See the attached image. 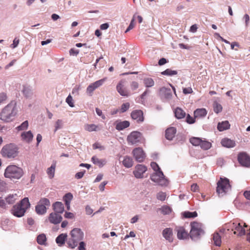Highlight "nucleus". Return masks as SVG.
I'll use <instances>...</instances> for the list:
<instances>
[{
  "instance_id": "nucleus-14",
  "label": "nucleus",
  "mask_w": 250,
  "mask_h": 250,
  "mask_svg": "<svg viewBox=\"0 0 250 250\" xmlns=\"http://www.w3.org/2000/svg\"><path fill=\"white\" fill-rule=\"evenodd\" d=\"M133 156L135 160L138 162H142L145 158V154L142 149L140 147H137L133 149L132 151Z\"/></svg>"
},
{
  "instance_id": "nucleus-52",
  "label": "nucleus",
  "mask_w": 250,
  "mask_h": 250,
  "mask_svg": "<svg viewBox=\"0 0 250 250\" xmlns=\"http://www.w3.org/2000/svg\"><path fill=\"white\" fill-rule=\"evenodd\" d=\"M73 99L72 96L69 95L68 96V97L66 99V102L71 107H73L74 106V104L72 102Z\"/></svg>"
},
{
  "instance_id": "nucleus-23",
  "label": "nucleus",
  "mask_w": 250,
  "mask_h": 250,
  "mask_svg": "<svg viewBox=\"0 0 250 250\" xmlns=\"http://www.w3.org/2000/svg\"><path fill=\"white\" fill-rule=\"evenodd\" d=\"M176 133V129L174 127L168 128L166 130V138L169 140H172L175 137Z\"/></svg>"
},
{
  "instance_id": "nucleus-13",
  "label": "nucleus",
  "mask_w": 250,
  "mask_h": 250,
  "mask_svg": "<svg viewBox=\"0 0 250 250\" xmlns=\"http://www.w3.org/2000/svg\"><path fill=\"white\" fill-rule=\"evenodd\" d=\"M125 81L122 80L119 82L116 86L117 91L122 96L128 97L129 92L126 87L125 86Z\"/></svg>"
},
{
  "instance_id": "nucleus-7",
  "label": "nucleus",
  "mask_w": 250,
  "mask_h": 250,
  "mask_svg": "<svg viewBox=\"0 0 250 250\" xmlns=\"http://www.w3.org/2000/svg\"><path fill=\"white\" fill-rule=\"evenodd\" d=\"M230 189L229 180L227 178H220L217 182L216 191L218 194L223 196Z\"/></svg>"
},
{
  "instance_id": "nucleus-48",
  "label": "nucleus",
  "mask_w": 250,
  "mask_h": 250,
  "mask_svg": "<svg viewBox=\"0 0 250 250\" xmlns=\"http://www.w3.org/2000/svg\"><path fill=\"white\" fill-rule=\"evenodd\" d=\"M161 212L164 214H168L171 212V208L167 206H163L161 208Z\"/></svg>"
},
{
  "instance_id": "nucleus-51",
  "label": "nucleus",
  "mask_w": 250,
  "mask_h": 250,
  "mask_svg": "<svg viewBox=\"0 0 250 250\" xmlns=\"http://www.w3.org/2000/svg\"><path fill=\"white\" fill-rule=\"evenodd\" d=\"M78 250H86V243L83 241L78 243Z\"/></svg>"
},
{
  "instance_id": "nucleus-47",
  "label": "nucleus",
  "mask_w": 250,
  "mask_h": 250,
  "mask_svg": "<svg viewBox=\"0 0 250 250\" xmlns=\"http://www.w3.org/2000/svg\"><path fill=\"white\" fill-rule=\"evenodd\" d=\"M63 125V122L61 120H58L55 125V130L54 131H57L58 129L62 128Z\"/></svg>"
},
{
  "instance_id": "nucleus-17",
  "label": "nucleus",
  "mask_w": 250,
  "mask_h": 250,
  "mask_svg": "<svg viewBox=\"0 0 250 250\" xmlns=\"http://www.w3.org/2000/svg\"><path fill=\"white\" fill-rule=\"evenodd\" d=\"M131 117L134 120H136L137 123H142L144 120L143 112L141 110H133L131 113Z\"/></svg>"
},
{
  "instance_id": "nucleus-21",
  "label": "nucleus",
  "mask_w": 250,
  "mask_h": 250,
  "mask_svg": "<svg viewBox=\"0 0 250 250\" xmlns=\"http://www.w3.org/2000/svg\"><path fill=\"white\" fill-rule=\"evenodd\" d=\"M160 94L161 96L167 100H169L172 97L171 90L169 88L163 87L160 89Z\"/></svg>"
},
{
  "instance_id": "nucleus-4",
  "label": "nucleus",
  "mask_w": 250,
  "mask_h": 250,
  "mask_svg": "<svg viewBox=\"0 0 250 250\" xmlns=\"http://www.w3.org/2000/svg\"><path fill=\"white\" fill-rule=\"evenodd\" d=\"M190 237L192 240L196 241L200 239L204 234L203 225L197 222H192L190 223Z\"/></svg>"
},
{
  "instance_id": "nucleus-59",
  "label": "nucleus",
  "mask_w": 250,
  "mask_h": 250,
  "mask_svg": "<svg viewBox=\"0 0 250 250\" xmlns=\"http://www.w3.org/2000/svg\"><path fill=\"white\" fill-rule=\"evenodd\" d=\"M19 43V40L15 38L13 40V43L11 44L10 47L13 48L17 47Z\"/></svg>"
},
{
  "instance_id": "nucleus-37",
  "label": "nucleus",
  "mask_w": 250,
  "mask_h": 250,
  "mask_svg": "<svg viewBox=\"0 0 250 250\" xmlns=\"http://www.w3.org/2000/svg\"><path fill=\"white\" fill-rule=\"evenodd\" d=\"M123 165L127 168H130L133 166V161L131 157L125 156L123 160Z\"/></svg>"
},
{
  "instance_id": "nucleus-5",
  "label": "nucleus",
  "mask_w": 250,
  "mask_h": 250,
  "mask_svg": "<svg viewBox=\"0 0 250 250\" xmlns=\"http://www.w3.org/2000/svg\"><path fill=\"white\" fill-rule=\"evenodd\" d=\"M23 174L21 168L16 165H10L5 170L4 176L11 179H20Z\"/></svg>"
},
{
  "instance_id": "nucleus-25",
  "label": "nucleus",
  "mask_w": 250,
  "mask_h": 250,
  "mask_svg": "<svg viewBox=\"0 0 250 250\" xmlns=\"http://www.w3.org/2000/svg\"><path fill=\"white\" fill-rule=\"evenodd\" d=\"M129 125L130 123L127 121H117L115 128L117 130L120 131L127 128Z\"/></svg>"
},
{
  "instance_id": "nucleus-60",
  "label": "nucleus",
  "mask_w": 250,
  "mask_h": 250,
  "mask_svg": "<svg viewBox=\"0 0 250 250\" xmlns=\"http://www.w3.org/2000/svg\"><path fill=\"white\" fill-rule=\"evenodd\" d=\"M79 53V50L74 48H71L69 50V54L72 56H77Z\"/></svg>"
},
{
  "instance_id": "nucleus-27",
  "label": "nucleus",
  "mask_w": 250,
  "mask_h": 250,
  "mask_svg": "<svg viewBox=\"0 0 250 250\" xmlns=\"http://www.w3.org/2000/svg\"><path fill=\"white\" fill-rule=\"evenodd\" d=\"M21 136L22 139L24 141H25L28 143H30L32 141L33 138V135L31 131H28L27 132H23L21 134Z\"/></svg>"
},
{
  "instance_id": "nucleus-44",
  "label": "nucleus",
  "mask_w": 250,
  "mask_h": 250,
  "mask_svg": "<svg viewBox=\"0 0 250 250\" xmlns=\"http://www.w3.org/2000/svg\"><path fill=\"white\" fill-rule=\"evenodd\" d=\"M161 74L164 75L171 76L177 74V71L172 70L170 69H167L166 70L163 71Z\"/></svg>"
},
{
  "instance_id": "nucleus-11",
  "label": "nucleus",
  "mask_w": 250,
  "mask_h": 250,
  "mask_svg": "<svg viewBox=\"0 0 250 250\" xmlns=\"http://www.w3.org/2000/svg\"><path fill=\"white\" fill-rule=\"evenodd\" d=\"M238 161L243 167H250V156L245 152H240L238 155Z\"/></svg>"
},
{
  "instance_id": "nucleus-20",
  "label": "nucleus",
  "mask_w": 250,
  "mask_h": 250,
  "mask_svg": "<svg viewBox=\"0 0 250 250\" xmlns=\"http://www.w3.org/2000/svg\"><path fill=\"white\" fill-rule=\"evenodd\" d=\"M176 230L177 232V237L179 239H185L188 238L189 234L183 227H176Z\"/></svg>"
},
{
  "instance_id": "nucleus-18",
  "label": "nucleus",
  "mask_w": 250,
  "mask_h": 250,
  "mask_svg": "<svg viewBox=\"0 0 250 250\" xmlns=\"http://www.w3.org/2000/svg\"><path fill=\"white\" fill-rule=\"evenodd\" d=\"M62 217L60 214L52 212L49 214L48 220L49 222L53 224H58L62 220Z\"/></svg>"
},
{
  "instance_id": "nucleus-63",
  "label": "nucleus",
  "mask_w": 250,
  "mask_h": 250,
  "mask_svg": "<svg viewBox=\"0 0 250 250\" xmlns=\"http://www.w3.org/2000/svg\"><path fill=\"white\" fill-rule=\"evenodd\" d=\"M93 209L90 208L89 206L87 205L85 207V212L86 214L90 215L93 213Z\"/></svg>"
},
{
  "instance_id": "nucleus-33",
  "label": "nucleus",
  "mask_w": 250,
  "mask_h": 250,
  "mask_svg": "<svg viewBox=\"0 0 250 250\" xmlns=\"http://www.w3.org/2000/svg\"><path fill=\"white\" fill-rule=\"evenodd\" d=\"M92 162L100 167H102L106 163V161L104 159H99L96 156H94L91 158Z\"/></svg>"
},
{
  "instance_id": "nucleus-49",
  "label": "nucleus",
  "mask_w": 250,
  "mask_h": 250,
  "mask_svg": "<svg viewBox=\"0 0 250 250\" xmlns=\"http://www.w3.org/2000/svg\"><path fill=\"white\" fill-rule=\"evenodd\" d=\"M166 194L165 192H159L157 194V198L160 201H164L166 199Z\"/></svg>"
},
{
  "instance_id": "nucleus-61",
  "label": "nucleus",
  "mask_w": 250,
  "mask_h": 250,
  "mask_svg": "<svg viewBox=\"0 0 250 250\" xmlns=\"http://www.w3.org/2000/svg\"><path fill=\"white\" fill-rule=\"evenodd\" d=\"M5 200L2 197H0V207L2 208H7Z\"/></svg>"
},
{
  "instance_id": "nucleus-41",
  "label": "nucleus",
  "mask_w": 250,
  "mask_h": 250,
  "mask_svg": "<svg viewBox=\"0 0 250 250\" xmlns=\"http://www.w3.org/2000/svg\"><path fill=\"white\" fill-rule=\"evenodd\" d=\"M182 214L183 216L186 218H194L197 216V213L196 211H185L182 213Z\"/></svg>"
},
{
  "instance_id": "nucleus-64",
  "label": "nucleus",
  "mask_w": 250,
  "mask_h": 250,
  "mask_svg": "<svg viewBox=\"0 0 250 250\" xmlns=\"http://www.w3.org/2000/svg\"><path fill=\"white\" fill-rule=\"evenodd\" d=\"M80 89V86L79 85H76L72 90V94H76L77 95L79 94V91Z\"/></svg>"
},
{
  "instance_id": "nucleus-55",
  "label": "nucleus",
  "mask_w": 250,
  "mask_h": 250,
  "mask_svg": "<svg viewBox=\"0 0 250 250\" xmlns=\"http://www.w3.org/2000/svg\"><path fill=\"white\" fill-rule=\"evenodd\" d=\"M6 188V184L3 180H0V192L4 191Z\"/></svg>"
},
{
  "instance_id": "nucleus-56",
  "label": "nucleus",
  "mask_w": 250,
  "mask_h": 250,
  "mask_svg": "<svg viewBox=\"0 0 250 250\" xmlns=\"http://www.w3.org/2000/svg\"><path fill=\"white\" fill-rule=\"evenodd\" d=\"M85 173V170H83V171H80V172H77L75 174V177L77 179H80L83 176Z\"/></svg>"
},
{
  "instance_id": "nucleus-57",
  "label": "nucleus",
  "mask_w": 250,
  "mask_h": 250,
  "mask_svg": "<svg viewBox=\"0 0 250 250\" xmlns=\"http://www.w3.org/2000/svg\"><path fill=\"white\" fill-rule=\"evenodd\" d=\"M7 98V95L4 93L0 94V104L5 101Z\"/></svg>"
},
{
  "instance_id": "nucleus-1",
  "label": "nucleus",
  "mask_w": 250,
  "mask_h": 250,
  "mask_svg": "<svg viewBox=\"0 0 250 250\" xmlns=\"http://www.w3.org/2000/svg\"><path fill=\"white\" fill-rule=\"evenodd\" d=\"M18 113L17 102L15 100L11 101L0 110V120L4 123H11L15 120Z\"/></svg>"
},
{
  "instance_id": "nucleus-50",
  "label": "nucleus",
  "mask_w": 250,
  "mask_h": 250,
  "mask_svg": "<svg viewBox=\"0 0 250 250\" xmlns=\"http://www.w3.org/2000/svg\"><path fill=\"white\" fill-rule=\"evenodd\" d=\"M129 106H130V104L128 103H125L121 105V112L122 113H124V112H125L126 111H127L128 109Z\"/></svg>"
},
{
  "instance_id": "nucleus-24",
  "label": "nucleus",
  "mask_w": 250,
  "mask_h": 250,
  "mask_svg": "<svg viewBox=\"0 0 250 250\" xmlns=\"http://www.w3.org/2000/svg\"><path fill=\"white\" fill-rule=\"evenodd\" d=\"M53 207L55 211L54 213L60 214L61 213H62L64 211L63 205L61 202H56L53 204Z\"/></svg>"
},
{
  "instance_id": "nucleus-12",
  "label": "nucleus",
  "mask_w": 250,
  "mask_h": 250,
  "mask_svg": "<svg viewBox=\"0 0 250 250\" xmlns=\"http://www.w3.org/2000/svg\"><path fill=\"white\" fill-rule=\"evenodd\" d=\"M228 228L231 229V230H235L234 231V234H237L239 236H241L245 235L246 231L244 229L242 228L240 223H230L228 226Z\"/></svg>"
},
{
  "instance_id": "nucleus-46",
  "label": "nucleus",
  "mask_w": 250,
  "mask_h": 250,
  "mask_svg": "<svg viewBox=\"0 0 250 250\" xmlns=\"http://www.w3.org/2000/svg\"><path fill=\"white\" fill-rule=\"evenodd\" d=\"M28 126V122L27 121L23 122L20 125L17 127V129L19 130H23L27 128Z\"/></svg>"
},
{
  "instance_id": "nucleus-45",
  "label": "nucleus",
  "mask_w": 250,
  "mask_h": 250,
  "mask_svg": "<svg viewBox=\"0 0 250 250\" xmlns=\"http://www.w3.org/2000/svg\"><path fill=\"white\" fill-rule=\"evenodd\" d=\"M213 106L214 111L216 113H218L222 110V105L216 101L213 103Z\"/></svg>"
},
{
  "instance_id": "nucleus-35",
  "label": "nucleus",
  "mask_w": 250,
  "mask_h": 250,
  "mask_svg": "<svg viewBox=\"0 0 250 250\" xmlns=\"http://www.w3.org/2000/svg\"><path fill=\"white\" fill-rule=\"evenodd\" d=\"M56 168V163H53L51 166L47 169V173L50 179H52L55 175V171Z\"/></svg>"
},
{
  "instance_id": "nucleus-54",
  "label": "nucleus",
  "mask_w": 250,
  "mask_h": 250,
  "mask_svg": "<svg viewBox=\"0 0 250 250\" xmlns=\"http://www.w3.org/2000/svg\"><path fill=\"white\" fill-rule=\"evenodd\" d=\"M150 166L155 172L158 171V170H161L159 166L155 162H151L150 164Z\"/></svg>"
},
{
  "instance_id": "nucleus-26",
  "label": "nucleus",
  "mask_w": 250,
  "mask_h": 250,
  "mask_svg": "<svg viewBox=\"0 0 250 250\" xmlns=\"http://www.w3.org/2000/svg\"><path fill=\"white\" fill-rule=\"evenodd\" d=\"M67 234L66 233H62L58 235L56 238V242L59 246H62L67 240Z\"/></svg>"
},
{
  "instance_id": "nucleus-30",
  "label": "nucleus",
  "mask_w": 250,
  "mask_h": 250,
  "mask_svg": "<svg viewBox=\"0 0 250 250\" xmlns=\"http://www.w3.org/2000/svg\"><path fill=\"white\" fill-rule=\"evenodd\" d=\"M73 199V195L71 193H67L63 196V201L65 202V206L67 210L70 209V202Z\"/></svg>"
},
{
  "instance_id": "nucleus-42",
  "label": "nucleus",
  "mask_w": 250,
  "mask_h": 250,
  "mask_svg": "<svg viewBox=\"0 0 250 250\" xmlns=\"http://www.w3.org/2000/svg\"><path fill=\"white\" fill-rule=\"evenodd\" d=\"M202 138L199 137H192L190 139V143L194 146H199Z\"/></svg>"
},
{
  "instance_id": "nucleus-53",
  "label": "nucleus",
  "mask_w": 250,
  "mask_h": 250,
  "mask_svg": "<svg viewBox=\"0 0 250 250\" xmlns=\"http://www.w3.org/2000/svg\"><path fill=\"white\" fill-rule=\"evenodd\" d=\"M195 118H193L190 116L189 114H188L186 117V122L189 124H192L195 123Z\"/></svg>"
},
{
  "instance_id": "nucleus-28",
  "label": "nucleus",
  "mask_w": 250,
  "mask_h": 250,
  "mask_svg": "<svg viewBox=\"0 0 250 250\" xmlns=\"http://www.w3.org/2000/svg\"><path fill=\"white\" fill-rule=\"evenodd\" d=\"M207 111L205 108H199L195 110L194 112V116L195 118H203L206 116Z\"/></svg>"
},
{
  "instance_id": "nucleus-58",
  "label": "nucleus",
  "mask_w": 250,
  "mask_h": 250,
  "mask_svg": "<svg viewBox=\"0 0 250 250\" xmlns=\"http://www.w3.org/2000/svg\"><path fill=\"white\" fill-rule=\"evenodd\" d=\"M93 149H100V150H104V146H101L98 143H95L93 145Z\"/></svg>"
},
{
  "instance_id": "nucleus-6",
  "label": "nucleus",
  "mask_w": 250,
  "mask_h": 250,
  "mask_svg": "<svg viewBox=\"0 0 250 250\" xmlns=\"http://www.w3.org/2000/svg\"><path fill=\"white\" fill-rule=\"evenodd\" d=\"M1 154L5 158H15L18 155L17 147L13 144H7L2 148Z\"/></svg>"
},
{
  "instance_id": "nucleus-36",
  "label": "nucleus",
  "mask_w": 250,
  "mask_h": 250,
  "mask_svg": "<svg viewBox=\"0 0 250 250\" xmlns=\"http://www.w3.org/2000/svg\"><path fill=\"white\" fill-rule=\"evenodd\" d=\"M18 196L17 194H9L5 198V201L8 204H13L18 199Z\"/></svg>"
},
{
  "instance_id": "nucleus-16",
  "label": "nucleus",
  "mask_w": 250,
  "mask_h": 250,
  "mask_svg": "<svg viewBox=\"0 0 250 250\" xmlns=\"http://www.w3.org/2000/svg\"><path fill=\"white\" fill-rule=\"evenodd\" d=\"M147 167L142 165H137L135 167V170L133 171L134 176L136 178H143L144 173L146 171Z\"/></svg>"
},
{
  "instance_id": "nucleus-38",
  "label": "nucleus",
  "mask_w": 250,
  "mask_h": 250,
  "mask_svg": "<svg viewBox=\"0 0 250 250\" xmlns=\"http://www.w3.org/2000/svg\"><path fill=\"white\" fill-rule=\"evenodd\" d=\"M37 243L41 245H45L46 237L44 233L39 235L37 238Z\"/></svg>"
},
{
  "instance_id": "nucleus-29",
  "label": "nucleus",
  "mask_w": 250,
  "mask_h": 250,
  "mask_svg": "<svg viewBox=\"0 0 250 250\" xmlns=\"http://www.w3.org/2000/svg\"><path fill=\"white\" fill-rule=\"evenodd\" d=\"M221 143L223 146L228 148L233 147L235 146L234 141L228 138L222 139Z\"/></svg>"
},
{
  "instance_id": "nucleus-9",
  "label": "nucleus",
  "mask_w": 250,
  "mask_h": 250,
  "mask_svg": "<svg viewBox=\"0 0 250 250\" xmlns=\"http://www.w3.org/2000/svg\"><path fill=\"white\" fill-rule=\"evenodd\" d=\"M150 179L153 182L161 186H166L168 184V181L161 170H158L153 173L150 176Z\"/></svg>"
},
{
  "instance_id": "nucleus-43",
  "label": "nucleus",
  "mask_w": 250,
  "mask_h": 250,
  "mask_svg": "<svg viewBox=\"0 0 250 250\" xmlns=\"http://www.w3.org/2000/svg\"><path fill=\"white\" fill-rule=\"evenodd\" d=\"M98 126L95 124H87L84 125L85 130L92 132L97 130Z\"/></svg>"
},
{
  "instance_id": "nucleus-39",
  "label": "nucleus",
  "mask_w": 250,
  "mask_h": 250,
  "mask_svg": "<svg viewBox=\"0 0 250 250\" xmlns=\"http://www.w3.org/2000/svg\"><path fill=\"white\" fill-rule=\"evenodd\" d=\"M213 241L214 244L216 246H220L221 244V236L218 233H214L213 235Z\"/></svg>"
},
{
  "instance_id": "nucleus-8",
  "label": "nucleus",
  "mask_w": 250,
  "mask_h": 250,
  "mask_svg": "<svg viewBox=\"0 0 250 250\" xmlns=\"http://www.w3.org/2000/svg\"><path fill=\"white\" fill-rule=\"evenodd\" d=\"M50 206L49 199L46 198H41L35 207L36 213L39 215H43L47 211V208Z\"/></svg>"
},
{
  "instance_id": "nucleus-31",
  "label": "nucleus",
  "mask_w": 250,
  "mask_h": 250,
  "mask_svg": "<svg viewBox=\"0 0 250 250\" xmlns=\"http://www.w3.org/2000/svg\"><path fill=\"white\" fill-rule=\"evenodd\" d=\"M175 116L176 118L181 119L184 118L186 115V112L181 108L177 107L174 111Z\"/></svg>"
},
{
  "instance_id": "nucleus-15",
  "label": "nucleus",
  "mask_w": 250,
  "mask_h": 250,
  "mask_svg": "<svg viewBox=\"0 0 250 250\" xmlns=\"http://www.w3.org/2000/svg\"><path fill=\"white\" fill-rule=\"evenodd\" d=\"M141 139V134L138 131L132 132L127 137L128 143L135 144L139 142Z\"/></svg>"
},
{
  "instance_id": "nucleus-32",
  "label": "nucleus",
  "mask_w": 250,
  "mask_h": 250,
  "mask_svg": "<svg viewBox=\"0 0 250 250\" xmlns=\"http://www.w3.org/2000/svg\"><path fill=\"white\" fill-rule=\"evenodd\" d=\"M199 146L202 149L207 150L211 148L212 145L210 142L207 141L205 139H202Z\"/></svg>"
},
{
  "instance_id": "nucleus-62",
  "label": "nucleus",
  "mask_w": 250,
  "mask_h": 250,
  "mask_svg": "<svg viewBox=\"0 0 250 250\" xmlns=\"http://www.w3.org/2000/svg\"><path fill=\"white\" fill-rule=\"evenodd\" d=\"M132 90H134L138 88L139 83L136 82H132L130 84Z\"/></svg>"
},
{
  "instance_id": "nucleus-3",
  "label": "nucleus",
  "mask_w": 250,
  "mask_h": 250,
  "mask_svg": "<svg viewBox=\"0 0 250 250\" xmlns=\"http://www.w3.org/2000/svg\"><path fill=\"white\" fill-rule=\"evenodd\" d=\"M30 206L29 199L27 197L24 198L21 202L13 207L11 209L12 213L17 217L23 216L26 210Z\"/></svg>"
},
{
  "instance_id": "nucleus-10",
  "label": "nucleus",
  "mask_w": 250,
  "mask_h": 250,
  "mask_svg": "<svg viewBox=\"0 0 250 250\" xmlns=\"http://www.w3.org/2000/svg\"><path fill=\"white\" fill-rule=\"evenodd\" d=\"M106 78H104L90 83L86 88V92L87 94L89 96H92L94 91L102 86Z\"/></svg>"
},
{
  "instance_id": "nucleus-22",
  "label": "nucleus",
  "mask_w": 250,
  "mask_h": 250,
  "mask_svg": "<svg viewBox=\"0 0 250 250\" xmlns=\"http://www.w3.org/2000/svg\"><path fill=\"white\" fill-rule=\"evenodd\" d=\"M162 235L166 240L169 242L173 241L172 229L171 228H166L162 232Z\"/></svg>"
},
{
  "instance_id": "nucleus-40",
  "label": "nucleus",
  "mask_w": 250,
  "mask_h": 250,
  "mask_svg": "<svg viewBox=\"0 0 250 250\" xmlns=\"http://www.w3.org/2000/svg\"><path fill=\"white\" fill-rule=\"evenodd\" d=\"M145 86L147 88L152 87L154 85V81L151 78H146L143 80Z\"/></svg>"
},
{
  "instance_id": "nucleus-19",
  "label": "nucleus",
  "mask_w": 250,
  "mask_h": 250,
  "mask_svg": "<svg viewBox=\"0 0 250 250\" xmlns=\"http://www.w3.org/2000/svg\"><path fill=\"white\" fill-rule=\"evenodd\" d=\"M21 92L26 98H31L33 95V90L32 86L28 85H23Z\"/></svg>"
},
{
  "instance_id": "nucleus-34",
  "label": "nucleus",
  "mask_w": 250,
  "mask_h": 250,
  "mask_svg": "<svg viewBox=\"0 0 250 250\" xmlns=\"http://www.w3.org/2000/svg\"><path fill=\"white\" fill-rule=\"evenodd\" d=\"M230 125L228 121H226L221 123H219L217 125V128L220 131H222L229 128Z\"/></svg>"
},
{
  "instance_id": "nucleus-2",
  "label": "nucleus",
  "mask_w": 250,
  "mask_h": 250,
  "mask_svg": "<svg viewBox=\"0 0 250 250\" xmlns=\"http://www.w3.org/2000/svg\"><path fill=\"white\" fill-rule=\"evenodd\" d=\"M70 235V237L66 240V244L68 248L74 249L83 239L84 233L80 229L74 228L71 231Z\"/></svg>"
}]
</instances>
